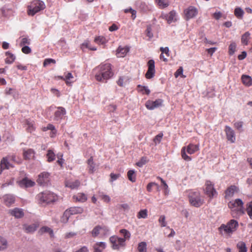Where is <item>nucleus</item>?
Wrapping results in <instances>:
<instances>
[{"label":"nucleus","mask_w":252,"mask_h":252,"mask_svg":"<svg viewBox=\"0 0 252 252\" xmlns=\"http://www.w3.org/2000/svg\"><path fill=\"white\" fill-rule=\"evenodd\" d=\"M6 56H7L5 59V63L8 64L12 63L15 59V57L12 54L7 52L6 53Z\"/></svg>","instance_id":"37"},{"label":"nucleus","mask_w":252,"mask_h":252,"mask_svg":"<svg viewBox=\"0 0 252 252\" xmlns=\"http://www.w3.org/2000/svg\"><path fill=\"white\" fill-rule=\"evenodd\" d=\"M22 51L23 53L28 54L31 53V49L28 46H24L22 48Z\"/></svg>","instance_id":"61"},{"label":"nucleus","mask_w":252,"mask_h":252,"mask_svg":"<svg viewBox=\"0 0 252 252\" xmlns=\"http://www.w3.org/2000/svg\"><path fill=\"white\" fill-rule=\"evenodd\" d=\"M158 222L161 227H165L166 226L165 217L164 215H161L159 217Z\"/></svg>","instance_id":"52"},{"label":"nucleus","mask_w":252,"mask_h":252,"mask_svg":"<svg viewBox=\"0 0 252 252\" xmlns=\"http://www.w3.org/2000/svg\"><path fill=\"white\" fill-rule=\"evenodd\" d=\"M45 232L49 233L51 237H53L54 233L53 230L47 226H43L41 227L39 230V233H40L41 234Z\"/></svg>","instance_id":"34"},{"label":"nucleus","mask_w":252,"mask_h":252,"mask_svg":"<svg viewBox=\"0 0 252 252\" xmlns=\"http://www.w3.org/2000/svg\"><path fill=\"white\" fill-rule=\"evenodd\" d=\"M236 45L235 43L232 42L228 47V53L230 55H232L235 52Z\"/></svg>","instance_id":"46"},{"label":"nucleus","mask_w":252,"mask_h":252,"mask_svg":"<svg viewBox=\"0 0 252 252\" xmlns=\"http://www.w3.org/2000/svg\"><path fill=\"white\" fill-rule=\"evenodd\" d=\"M47 161L51 162L54 161L56 158V155L52 150H48L46 154Z\"/></svg>","instance_id":"32"},{"label":"nucleus","mask_w":252,"mask_h":252,"mask_svg":"<svg viewBox=\"0 0 252 252\" xmlns=\"http://www.w3.org/2000/svg\"><path fill=\"white\" fill-rule=\"evenodd\" d=\"M100 226H95L92 231V236L94 237H95L97 236H98V235L99 234H100Z\"/></svg>","instance_id":"50"},{"label":"nucleus","mask_w":252,"mask_h":252,"mask_svg":"<svg viewBox=\"0 0 252 252\" xmlns=\"http://www.w3.org/2000/svg\"><path fill=\"white\" fill-rule=\"evenodd\" d=\"M163 137V134L162 133H159L154 138V142L155 143H159Z\"/></svg>","instance_id":"62"},{"label":"nucleus","mask_w":252,"mask_h":252,"mask_svg":"<svg viewBox=\"0 0 252 252\" xmlns=\"http://www.w3.org/2000/svg\"><path fill=\"white\" fill-rule=\"evenodd\" d=\"M4 202L6 204H13L15 202V197L10 194H6L3 197Z\"/></svg>","instance_id":"30"},{"label":"nucleus","mask_w":252,"mask_h":252,"mask_svg":"<svg viewBox=\"0 0 252 252\" xmlns=\"http://www.w3.org/2000/svg\"><path fill=\"white\" fill-rule=\"evenodd\" d=\"M238 190V188L235 186L229 187L225 191V198H227L232 197L235 192Z\"/></svg>","instance_id":"20"},{"label":"nucleus","mask_w":252,"mask_h":252,"mask_svg":"<svg viewBox=\"0 0 252 252\" xmlns=\"http://www.w3.org/2000/svg\"><path fill=\"white\" fill-rule=\"evenodd\" d=\"M49 174L48 172H42L38 175L37 183L42 185L47 184L49 181Z\"/></svg>","instance_id":"15"},{"label":"nucleus","mask_w":252,"mask_h":252,"mask_svg":"<svg viewBox=\"0 0 252 252\" xmlns=\"http://www.w3.org/2000/svg\"><path fill=\"white\" fill-rule=\"evenodd\" d=\"M251 34L249 32H246L241 36V43L243 45H247L250 39Z\"/></svg>","instance_id":"31"},{"label":"nucleus","mask_w":252,"mask_h":252,"mask_svg":"<svg viewBox=\"0 0 252 252\" xmlns=\"http://www.w3.org/2000/svg\"><path fill=\"white\" fill-rule=\"evenodd\" d=\"M0 174H1L2 170L5 169H8L10 168H13V166L11 164L7 157L3 158L0 161Z\"/></svg>","instance_id":"16"},{"label":"nucleus","mask_w":252,"mask_h":252,"mask_svg":"<svg viewBox=\"0 0 252 252\" xmlns=\"http://www.w3.org/2000/svg\"><path fill=\"white\" fill-rule=\"evenodd\" d=\"M99 197L100 198L103 200L104 201V202L106 203H108L110 201V197L107 195H105V194H100L99 195Z\"/></svg>","instance_id":"60"},{"label":"nucleus","mask_w":252,"mask_h":252,"mask_svg":"<svg viewBox=\"0 0 252 252\" xmlns=\"http://www.w3.org/2000/svg\"><path fill=\"white\" fill-rule=\"evenodd\" d=\"M205 186V193L211 199L217 196L218 193L214 188V185L210 181H207Z\"/></svg>","instance_id":"8"},{"label":"nucleus","mask_w":252,"mask_h":252,"mask_svg":"<svg viewBox=\"0 0 252 252\" xmlns=\"http://www.w3.org/2000/svg\"><path fill=\"white\" fill-rule=\"evenodd\" d=\"M160 51L161 52V54H165L166 57L169 56V50L168 47H160Z\"/></svg>","instance_id":"63"},{"label":"nucleus","mask_w":252,"mask_h":252,"mask_svg":"<svg viewBox=\"0 0 252 252\" xmlns=\"http://www.w3.org/2000/svg\"><path fill=\"white\" fill-rule=\"evenodd\" d=\"M10 213L16 218H21L24 215L23 210L19 208H15L14 210H11Z\"/></svg>","instance_id":"28"},{"label":"nucleus","mask_w":252,"mask_h":252,"mask_svg":"<svg viewBox=\"0 0 252 252\" xmlns=\"http://www.w3.org/2000/svg\"><path fill=\"white\" fill-rule=\"evenodd\" d=\"M88 168L89 169V173L93 174L95 170V163L94 162L93 157H91L87 160Z\"/></svg>","instance_id":"26"},{"label":"nucleus","mask_w":252,"mask_h":252,"mask_svg":"<svg viewBox=\"0 0 252 252\" xmlns=\"http://www.w3.org/2000/svg\"><path fill=\"white\" fill-rule=\"evenodd\" d=\"M241 80L244 85L250 87L252 85V78L251 76L246 75H243Z\"/></svg>","instance_id":"27"},{"label":"nucleus","mask_w":252,"mask_h":252,"mask_svg":"<svg viewBox=\"0 0 252 252\" xmlns=\"http://www.w3.org/2000/svg\"><path fill=\"white\" fill-rule=\"evenodd\" d=\"M39 224L35 223L31 225L24 224L23 229L26 233H32L38 227Z\"/></svg>","instance_id":"21"},{"label":"nucleus","mask_w":252,"mask_h":252,"mask_svg":"<svg viewBox=\"0 0 252 252\" xmlns=\"http://www.w3.org/2000/svg\"><path fill=\"white\" fill-rule=\"evenodd\" d=\"M238 226V222L237 220H231L226 224H221L218 228V230L221 235H227L230 236L237 230Z\"/></svg>","instance_id":"2"},{"label":"nucleus","mask_w":252,"mask_h":252,"mask_svg":"<svg viewBox=\"0 0 252 252\" xmlns=\"http://www.w3.org/2000/svg\"><path fill=\"white\" fill-rule=\"evenodd\" d=\"M237 248L239 250V252H247L246 244L243 241L239 242L237 243Z\"/></svg>","instance_id":"35"},{"label":"nucleus","mask_w":252,"mask_h":252,"mask_svg":"<svg viewBox=\"0 0 252 252\" xmlns=\"http://www.w3.org/2000/svg\"><path fill=\"white\" fill-rule=\"evenodd\" d=\"M80 185V182L79 180H76L74 181H68L65 182V186L71 189H77Z\"/></svg>","instance_id":"25"},{"label":"nucleus","mask_w":252,"mask_h":252,"mask_svg":"<svg viewBox=\"0 0 252 252\" xmlns=\"http://www.w3.org/2000/svg\"><path fill=\"white\" fill-rule=\"evenodd\" d=\"M66 114L65 109L62 107H58V110L54 114V120L56 121H60L63 119V116Z\"/></svg>","instance_id":"18"},{"label":"nucleus","mask_w":252,"mask_h":252,"mask_svg":"<svg viewBox=\"0 0 252 252\" xmlns=\"http://www.w3.org/2000/svg\"><path fill=\"white\" fill-rule=\"evenodd\" d=\"M125 12L126 13L128 12L130 13L131 14V17L133 19H134L136 17V12L135 10L132 9V8L125 9Z\"/></svg>","instance_id":"56"},{"label":"nucleus","mask_w":252,"mask_h":252,"mask_svg":"<svg viewBox=\"0 0 252 252\" xmlns=\"http://www.w3.org/2000/svg\"><path fill=\"white\" fill-rule=\"evenodd\" d=\"M19 184L21 187L30 188L34 186L35 183L28 178L25 177L19 181Z\"/></svg>","instance_id":"17"},{"label":"nucleus","mask_w":252,"mask_h":252,"mask_svg":"<svg viewBox=\"0 0 252 252\" xmlns=\"http://www.w3.org/2000/svg\"><path fill=\"white\" fill-rule=\"evenodd\" d=\"M146 35L149 38H151L153 36V34L152 32V28L151 26H148L145 31Z\"/></svg>","instance_id":"55"},{"label":"nucleus","mask_w":252,"mask_h":252,"mask_svg":"<svg viewBox=\"0 0 252 252\" xmlns=\"http://www.w3.org/2000/svg\"><path fill=\"white\" fill-rule=\"evenodd\" d=\"M147 217V210L146 209L142 210L139 212L137 215V218H146Z\"/></svg>","instance_id":"51"},{"label":"nucleus","mask_w":252,"mask_h":252,"mask_svg":"<svg viewBox=\"0 0 252 252\" xmlns=\"http://www.w3.org/2000/svg\"><path fill=\"white\" fill-rule=\"evenodd\" d=\"M148 160L147 159V158L146 157H143L141 158V159L137 162H136V164L137 166H138L139 167H142L144 164L147 163L148 162Z\"/></svg>","instance_id":"45"},{"label":"nucleus","mask_w":252,"mask_h":252,"mask_svg":"<svg viewBox=\"0 0 252 252\" xmlns=\"http://www.w3.org/2000/svg\"><path fill=\"white\" fill-rule=\"evenodd\" d=\"M199 145L190 143L187 146H184L182 148L181 152L182 158L186 161H190L191 158L188 156L186 153L192 155L199 151Z\"/></svg>","instance_id":"5"},{"label":"nucleus","mask_w":252,"mask_h":252,"mask_svg":"<svg viewBox=\"0 0 252 252\" xmlns=\"http://www.w3.org/2000/svg\"><path fill=\"white\" fill-rule=\"evenodd\" d=\"M100 234L102 235H106L109 233V229L106 226H100Z\"/></svg>","instance_id":"59"},{"label":"nucleus","mask_w":252,"mask_h":252,"mask_svg":"<svg viewBox=\"0 0 252 252\" xmlns=\"http://www.w3.org/2000/svg\"><path fill=\"white\" fill-rule=\"evenodd\" d=\"M148 69L145 74V77L147 79L153 78L155 73V61L153 60H150L148 62Z\"/></svg>","instance_id":"13"},{"label":"nucleus","mask_w":252,"mask_h":252,"mask_svg":"<svg viewBox=\"0 0 252 252\" xmlns=\"http://www.w3.org/2000/svg\"><path fill=\"white\" fill-rule=\"evenodd\" d=\"M235 16L239 19H242L244 14V11L240 7L235 8L234 12Z\"/></svg>","instance_id":"33"},{"label":"nucleus","mask_w":252,"mask_h":252,"mask_svg":"<svg viewBox=\"0 0 252 252\" xmlns=\"http://www.w3.org/2000/svg\"><path fill=\"white\" fill-rule=\"evenodd\" d=\"M6 246V241L0 236V251L4 250Z\"/></svg>","instance_id":"53"},{"label":"nucleus","mask_w":252,"mask_h":252,"mask_svg":"<svg viewBox=\"0 0 252 252\" xmlns=\"http://www.w3.org/2000/svg\"><path fill=\"white\" fill-rule=\"evenodd\" d=\"M224 130L227 140L231 143H234L236 138L234 130L229 126H225Z\"/></svg>","instance_id":"14"},{"label":"nucleus","mask_w":252,"mask_h":252,"mask_svg":"<svg viewBox=\"0 0 252 252\" xmlns=\"http://www.w3.org/2000/svg\"><path fill=\"white\" fill-rule=\"evenodd\" d=\"M46 7L44 2L39 0H33L27 6V14L33 16Z\"/></svg>","instance_id":"3"},{"label":"nucleus","mask_w":252,"mask_h":252,"mask_svg":"<svg viewBox=\"0 0 252 252\" xmlns=\"http://www.w3.org/2000/svg\"><path fill=\"white\" fill-rule=\"evenodd\" d=\"M36 198L39 203L46 204L53 203L58 199V196L55 194L48 191L38 193Z\"/></svg>","instance_id":"4"},{"label":"nucleus","mask_w":252,"mask_h":252,"mask_svg":"<svg viewBox=\"0 0 252 252\" xmlns=\"http://www.w3.org/2000/svg\"><path fill=\"white\" fill-rule=\"evenodd\" d=\"M127 175L129 181L133 183L136 181V174L133 170H129L127 172Z\"/></svg>","instance_id":"39"},{"label":"nucleus","mask_w":252,"mask_h":252,"mask_svg":"<svg viewBox=\"0 0 252 252\" xmlns=\"http://www.w3.org/2000/svg\"><path fill=\"white\" fill-rule=\"evenodd\" d=\"M120 233L123 235L124 238H122L124 239V241L126 242V240H129L131 234L126 229H122L120 230Z\"/></svg>","instance_id":"38"},{"label":"nucleus","mask_w":252,"mask_h":252,"mask_svg":"<svg viewBox=\"0 0 252 252\" xmlns=\"http://www.w3.org/2000/svg\"><path fill=\"white\" fill-rule=\"evenodd\" d=\"M73 78V76L71 73L68 72L64 76V81L68 86H70L72 82L70 81L71 79Z\"/></svg>","instance_id":"42"},{"label":"nucleus","mask_w":252,"mask_h":252,"mask_svg":"<svg viewBox=\"0 0 252 252\" xmlns=\"http://www.w3.org/2000/svg\"><path fill=\"white\" fill-rule=\"evenodd\" d=\"M110 242L112 245V248L114 250H119L121 248L125 247L126 246L124 239L114 235L109 238Z\"/></svg>","instance_id":"6"},{"label":"nucleus","mask_w":252,"mask_h":252,"mask_svg":"<svg viewBox=\"0 0 252 252\" xmlns=\"http://www.w3.org/2000/svg\"><path fill=\"white\" fill-rule=\"evenodd\" d=\"M163 102V100L160 98L157 99L155 101L148 100L145 103V107L149 110H153L161 106Z\"/></svg>","instance_id":"10"},{"label":"nucleus","mask_w":252,"mask_h":252,"mask_svg":"<svg viewBox=\"0 0 252 252\" xmlns=\"http://www.w3.org/2000/svg\"><path fill=\"white\" fill-rule=\"evenodd\" d=\"M183 68L182 67H180L174 73L175 78H177L179 76L181 75L182 77H185V76L183 75Z\"/></svg>","instance_id":"54"},{"label":"nucleus","mask_w":252,"mask_h":252,"mask_svg":"<svg viewBox=\"0 0 252 252\" xmlns=\"http://www.w3.org/2000/svg\"><path fill=\"white\" fill-rule=\"evenodd\" d=\"M222 14L220 11L216 12L214 13L212 16L216 20H219L221 17H222Z\"/></svg>","instance_id":"64"},{"label":"nucleus","mask_w":252,"mask_h":252,"mask_svg":"<svg viewBox=\"0 0 252 252\" xmlns=\"http://www.w3.org/2000/svg\"><path fill=\"white\" fill-rule=\"evenodd\" d=\"M190 203L191 205L202 204L203 202V197L198 191H191L189 195Z\"/></svg>","instance_id":"7"},{"label":"nucleus","mask_w":252,"mask_h":252,"mask_svg":"<svg viewBox=\"0 0 252 252\" xmlns=\"http://www.w3.org/2000/svg\"><path fill=\"white\" fill-rule=\"evenodd\" d=\"M52 63L55 64L56 63V61L52 59H46L44 61L43 66H46Z\"/></svg>","instance_id":"57"},{"label":"nucleus","mask_w":252,"mask_h":252,"mask_svg":"<svg viewBox=\"0 0 252 252\" xmlns=\"http://www.w3.org/2000/svg\"><path fill=\"white\" fill-rule=\"evenodd\" d=\"M23 155L24 158L26 160L32 159L35 157V152L33 149H28L24 150Z\"/></svg>","instance_id":"19"},{"label":"nucleus","mask_w":252,"mask_h":252,"mask_svg":"<svg viewBox=\"0 0 252 252\" xmlns=\"http://www.w3.org/2000/svg\"><path fill=\"white\" fill-rule=\"evenodd\" d=\"M30 39L28 38L27 37H24L22 38L21 42L20 43V45L21 46H25L26 44H30Z\"/></svg>","instance_id":"58"},{"label":"nucleus","mask_w":252,"mask_h":252,"mask_svg":"<svg viewBox=\"0 0 252 252\" xmlns=\"http://www.w3.org/2000/svg\"><path fill=\"white\" fill-rule=\"evenodd\" d=\"M137 88L139 89V91L142 93L143 94H145L147 95H149L150 93V90L147 87L139 85L137 86Z\"/></svg>","instance_id":"43"},{"label":"nucleus","mask_w":252,"mask_h":252,"mask_svg":"<svg viewBox=\"0 0 252 252\" xmlns=\"http://www.w3.org/2000/svg\"><path fill=\"white\" fill-rule=\"evenodd\" d=\"M137 250L139 252H147V244L145 242H142L138 244Z\"/></svg>","instance_id":"41"},{"label":"nucleus","mask_w":252,"mask_h":252,"mask_svg":"<svg viewBox=\"0 0 252 252\" xmlns=\"http://www.w3.org/2000/svg\"><path fill=\"white\" fill-rule=\"evenodd\" d=\"M129 51V48L127 47H119L117 50V56L119 58L125 57Z\"/></svg>","instance_id":"24"},{"label":"nucleus","mask_w":252,"mask_h":252,"mask_svg":"<svg viewBox=\"0 0 252 252\" xmlns=\"http://www.w3.org/2000/svg\"><path fill=\"white\" fill-rule=\"evenodd\" d=\"M94 41L99 44H104L106 42V39L102 36H99L95 38Z\"/></svg>","instance_id":"48"},{"label":"nucleus","mask_w":252,"mask_h":252,"mask_svg":"<svg viewBox=\"0 0 252 252\" xmlns=\"http://www.w3.org/2000/svg\"><path fill=\"white\" fill-rule=\"evenodd\" d=\"M243 122L242 121L236 122L234 124V127L238 130L240 132H242L243 131Z\"/></svg>","instance_id":"49"},{"label":"nucleus","mask_w":252,"mask_h":252,"mask_svg":"<svg viewBox=\"0 0 252 252\" xmlns=\"http://www.w3.org/2000/svg\"><path fill=\"white\" fill-rule=\"evenodd\" d=\"M105 248V243L102 242L96 243L93 246L94 252H102Z\"/></svg>","instance_id":"23"},{"label":"nucleus","mask_w":252,"mask_h":252,"mask_svg":"<svg viewBox=\"0 0 252 252\" xmlns=\"http://www.w3.org/2000/svg\"><path fill=\"white\" fill-rule=\"evenodd\" d=\"M73 199L77 201L83 203L87 200L86 194L83 193H78L77 195L73 196Z\"/></svg>","instance_id":"29"},{"label":"nucleus","mask_w":252,"mask_h":252,"mask_svg":"<svg viewBox=\"0 0 252 252\" xmlns=\"http://www.w3.org/2000/svg\"><path fill=\"white\" fill-rule=\"evenodd\" d=\"M156 1L160 8L167 7L169 4L168 0H156Z\"/></svg>","instance_id":"40"},{"label":"nucleus","mask_w":252,"mask_h":252,"mask_svg":"<svg viewBox=\"0 0 252 252\" xmlns=\"http://www.w3.org/2000/svg\"><path fill=\"white\" fill-rule=\"evenodd\" d=\"M230 209L233 218H238L245 213L243 206H231Z\"/></svg>","instance_id":"11"},{"label":"nucleus","mask_w":252,"mask_h":252,"mask_svg":"<svg viewBox=\"0 0 252 252\" xmlns=\"http://www.w3.org/2000/svg\"><path fill=\"white\" fill-rule=\"evenodd\" d=\"M156 187V189H158V185L154 182H151L149 183L147 186V190L148 192H151L153 190V188Z\"/></svg>","instance_id":"47"},{"label":"nucleus","mask_w":252,"mask_h":252,"mask_svg":"<svg viewBox=\"0 0 252 252\" xmlns=\"http://www.w3.org/2000/svg\"><path fill=\"white\" fill-rule=\"evenodd\" d=\"M83 211L82 209L79 206H73L70 207L69 209L68 212H70V214H76L78 213H81Z\"/></svg>","instance_id":"36"},{"label":"nucleus","mask_w":252,"mask_h":252,"mask_svg":"<svg viewBox=\"0 0 252 252\" xmlns=\"http://www.w3.org/2000/svg\"><path fill=\"white\" fill-rule=\"evenodd\" d=\"M89 48L91 50L95 51L96 48L95 47H92L90 46V43L89 41H85L83 43H82L81 45V48L82 50H84L85 48Z\"/></svg>","instance_id":"44"},{"label":"nucleus","mask_w":252,"mask_h":252,"mask_svg":"<svg viewBox=\"0 0 252 252\" xmlns=\"http://www.w3.org/2000/svg\"><path fill=\"white\" fill-rule=\"evenodd\" d=\"M185 18L187 20L193 18L195 17L197 13V9L193 6H189L184 10Z\"/></svg>","instance_id":"12"},{"label":"nucleus","mask_w":252,"mask_h":252,"mask_svg":"<svg viewBox=\"0 0 252 252\" xmlns=\"http://www.w3.org/2000/svg\"><path fill=\"white\" fill-rule=\"evenodd\" d=\"M95 80L100 82L106 83L113 76L111 65L109 63H102L93 69Z\"/></svg>","instance_id":"1"},{"label":"nucleus","mask_w":252,"mask_h":252,"mask_svg":"<svg viewBox=\"0 0 252 252\" xmlns=\"http://www.w3.org/2000/svg\"><path fill=\"white\" fill-rule=\"evenodd\" d=\"M160 17L165 19L168 24L176 22L178 20V15L175 10H172L168 13H162Z\"/></svg>","instance_id":"9"},{"label":"nucleus","mask_w":252,"mask_h":252,"mask_svg":"<svg viewBox=\"0 0 252 252\" xmlns=\"http://www.w3.org/2000/svg\"><path fill=\"white\" fill-rule=\"evenodd\" d=\"M25 124L27 126L26 130L28 132L32 133L35 129L34 122L30 119H26L24 121Z\"/></svg>","instance_id":"22"}]
</instances>
